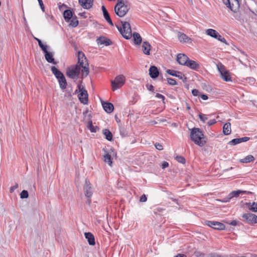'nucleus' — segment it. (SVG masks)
Here are the masks:
<instances>
[{"mask_svg":"<svg viewBox=\"0 0 257 257\" xmlns=\"http://www.w3.org/2000/svg\"><path fill=\"white\" fill-rule=\"evenodd\" d=\"M155 147L157 150H158L159 151H161L163 149V146L159 143H156L155 144Z\"/></svg>","mask_w":257,"mask_h":257,"instance_id":"603ef678","label":"nucleus"},{"mask_svg":"<svg viewBox=\"0 0 257 257\" xmlns=\"http://www.w3.org/2000/svg\"><path fill=\"white\" fill-rule=\"evenodd\" d=\"M216 122V121L215 119L210 120L209 121L207 122V124L208 126H211L214 124H215Z\"/></svg>","mask_w":257,"mask_h":257,"instance_id":"13d9d810","label":"nucleus"},{"mask_svg":"<svg viewBox=\"0 0 257 257\" xmlns=\"http://www.w3.org/2000/svg\"><path fill=\"white\" fill-rule=\"evenodd\" d=\"M120 134L123 137H124L127 135V133L125 132V131L122 128L120 130Z\"/></svg>","mask_w":257,"mask_h":257,"instance_id":"4d7b16f0","label":"nucleus"},{"mask_svg":"<svg viewBox=\"0 0 257 257\" xmlns=\"http://www.w3.org/2000/svg\"><path fill=\"white\" fill-rule=\"evenodd\" d=\"M220 42H222V43H224V44H227V45H228V44L227 43V42L226 40H225V39L224 38H223V37H222V38H221V39H220Z\"/></svg>","mask_w":257,"mask_h":257,"instance_id":"e2e57ef3","label":"nucleus"},{"mask_svg":"<svg viewBox=\"0 0 257 257\" xmlns=\"http://www.w3.org/2000/svg\"><path fill=\"white\" fill-rule=\"evenodd\" d=\"M147 198L145 194H143L140 197V201L142 202H145L147 201Z\"/></svg>","mask_w":257,"mask_h":257,"instance_id":"6e6d98bb","label":"nucleus"},{"mask_svg":"<svg viewBox=\"0 0 257 257\" xmlns=\"http://www.w3.org/2000/svg\"><path fill=\"white\" fill-rule=\"evenodd\" d=\"M156 97L161 99L163 101H164L165 97L164 95L160 93H156Z\"/></svg>","mask_w":257,"mask_h":257,"instance_id":"5fc2aeb1","label":"nucleus"},{"mask_svg":"<svg viewBox=\"0 0 257 257\" xmlns=\"http://www.w3.org/2000/svg\"><path fill=\"white\" fill-rule=\"evenodd\" d=\"M228 144L231 146H234L239 144L238 138L232 139Z\"/></svg>","mask_w":257,"mask_h":257,"instance_id":"37998d69","label":"nucleus"},{"mask_svg":"<svg viewBox=\"0 0 257 257\" xmlns=\"http://www.w3.org/2000/svg\"><path fill=\"white\" fill-rule=\"evenodd\" d=\"M103 134L105 136V138L109 141H111L112 139V135L110 131L108 129H104L102 131Z\"/></svg>","mask_w":257,"mask_h":257,"instance_id":"c85d7f7f","label":"nucleus"},{"mask_svg":"<svg viewBox=\"0 0 257 257\" xmlns=\"http://www.w3.org/2000/svg\"><path fill=\"white\" fill-rule=\"evenodd\" d=\"M101 9L103 12V15L104 18L106 21V22L111 26H113V24L112 21L110 17L109 14L106 9L105 7L104 6H102L101 7Z\"/></svg>","mask_w":257,"mask_h":257,"instance_id":"f3484780","label":"nucleus"},{"mask_svg":"<svg viewBox=\"0 0 257 257\" xmlns=\"http://www.w3.org/2000/svg\"><path fill=\"white\" fill-rule=\"evenodd\" d=\"M254 160V157L252 155H249L246 156L243 159H241L240 160V162L241 163H248L253 162Z\"/></svg>","mask_w":257,"mask_h":257,"instance_id":"7c9ffc66","label":"nucleus"},{"mask_svg":"<svg viewBox=\"0 0 257 257\" xmlns=\"http://www.w3.org/2000/svg\"><path fill=\"white\" fill-rule=\"evenodd\" d=\"M81 67L82 68L81 70L82 75L85 76H87L89 72L88 63H85V65L80 66V68Z\"/></svg>","mask_w":257,"mask_h":257,"instance_id":"2f4dec72","label":"nucleus"},{"mask_svg":"<svg viewBox=\"0 0 257 257\" xmlns=\"http://www.w3.org/2000/svg\"><path fill=\"white\" fill-rule=\"evenodd\" d=\"M130 7L127 1L117 0L114 7V12L116 15L119 17H124L128 12Z\"/></svg>","mask_w":257,"mask_h":257,"instance_id":"f03ea898","label":"nucleus"},{"mask_svg":"<svg viewBox=\"0 0 257 257\" xmlns=\"http://www.w3.org/2000/svg\"><path fill=\"white\" fill-rule=\"evenodd\" d=\"M167 73L172 76L177 77L180 79L182 80L184 82H185L187 80L186 77L182 72L174 70L168 69L166 71Z\"/></svg>","mask_w":257,"mask_h":257,"instance_id":"9d476101","label":"nucleus"},{"mask_svg":"<svg viewBox=\"0 0 257 257\" xmlns=\"http://www.w3.org/2000/svg\"><path fill=\"white\" fill-rule=\"evenodd\" d=\"M122 27L116 25V27L121 34L122 37L125 39H130L132 37V29L130 24L127 22L121 21ZM133 38L135 44L140 45L142 41L141 35L137 32H134Z\"/></svg>","mask_w":257,"mask_h":257,"instance_id":"f257e3e1","label":"nucleus"},{"mask_svg":"<svg viewBox=\"0 0 257 257\" xmlns=\"http://www.w3.org/2000/svg\"><path fill=\"white\" fill-rule=\"evenodd\" d=\"M83 190L85 195L87 198H90L92 196L93 194V189L88 179L85 180Z\"/></svg>","mask_w":257,"mask_h":257,"instance_id":"1a4fd4ad","label":"nucleus"},{"mask_svg":"<svg viewBox=\"0 0 257 257\" xmlns=\"http://www.w3.org/2000/svg\"><path fill=\"white\" fill-rule=\"evenodd\" d=\"M149 74L152 78H157L159 74L158 68L155 66H151L149 69Z\"/></svg>","mask_w":257,"mask_h":257,"instance_id":"4be33fe9","label":"nucleus"},{"mask_svg":"<svg viewBox=\"0 0 257 257\" xmlns=\"http://www.w3.org/2000/svg\"><path fill=\"white\" fill-rule=\"evenodd\" d=\"M250 138L247 137H245L241 138H238L239 144L242 142H245L249 141Z\"/></svg>","mask_w":257,"mask_h":257,"instance_id":"de8ad7c7","label":"nucleus"},{"mask_svg":"<svg viewBox=\"0 0 257 257\" xmlns=\"http://www.w3.org/2000/svg\"><path fill=\"white\" fill-rule=\"evenodd\" d=\"M205 223L207 226L215 229L224 230L225 228V226L224 224L218 221H206Z\"/></svg>","mask_w":257,"mask_h":257,"instance_id":"6e6552de","label":"nucleus"},{"mask_svg":"<svg viewBox=\"0 0 257 257\" xmlns=\"http://www.w3.org/2000/svg\"><path fill=\"white\" fill-rule=\"evenodd\" d=\"M231 199V198H229V195L228 194L227 197L224 198L222 200H220L219 201L222 202H228L230 201Z\"/></svg>","mask_w":257,"mask_h":257,"instance_id":"864d4df0","label":"nucleus"},{"mask_svg":"<svg viewBox=\"0 0 257 257\" xmlns=\"http://www.w3.org/2000/svg\"><path fill=\"white\" fill-rule=\"evenodd\" d=\"M45 53V58L46 61L50 63L56 64L57 62L55 61L53 58L54 53L53 52H48L47 49L43 51Z\"/></svg>","mask_w":257,"mask_h":257,"instance_id":"2eb2a0df","label":"nucleus"},{"mask_svg":"<svg viewBox=\"0 0 257 257\" xmlns=\"http://www.w3.org/2000/svg\"><path fill=\"white\" fill-rule=\"evenodd\" d=\"M200 97L204 100H207L208 98V96L206 94H200Z\"/></svg>","mask_w":257,"mask_h":257,"instance_id":"680f3d73","label":"nucleus"},{"mask_svg":"<svg viewBox=\"0 0 257 257\" xmlns=\"http://www.w3.org/2000/svg\"><path fill=\"white\" fill-rule=\"evenodd\" d=\"M142 48V51L145 54L147 55H149L150 54V51L151 50V46L148 42H143Z\"/></svg>","mask_w":257,"mask_h":257,"instance_id":"aec40b11","label":"nucleus"},{"mask_svg":"<svg viewBox=\"0 0 257 257\" xmlns=\"http://www.w3.org/2000/svg\"><path fill=\"white\" fill-rule=\"evenodd\" d=\"M186 66L194 70H197L200 68V65L196 61L190 60L189 59H188Z\"/></svg>","mask_w":257,"mask_h":257,"instance_id":"5701e85b","label":"nucleus"},{"mask_svg":"<svg viewBox=\"0 0 257 257\" xmlns=\"http://www.w3.org/2000/svg\"><path fill=\"white\" fill-rule=\"evenodd\" d=\"M223 4L228 8H229L231 11H233L232 8L231 6L230 2L229 0H222Z\"/></svg>","mask_w":257,"mask_h":257,"instance_id":"a18cd8bd","label":"nucleus"},{"mask_svg":"<svg viewBox=\"0 0 257 257\" xmlns=\"http://www.w3.org/2000/svg\"><path fill=\"white\" fill-rule=\"evenodd\" d=\"M246 205L248 206V209L253 212H257V202H253L252 203H246Z\"/></svg>","mask_w":257,"mask_h":257,"instance_id":"72a5a7b5","label":"nucleus"},{"mask_svg":"<svg viewBox=\"0 0 257 257\" xmlns=\"http://www.w3.org/2000/svg\"><path fill=\"white\" fill-rule=\"evenodd\" d=\"M80 5L85 9H90L93 5V0H78Z\"/></svg>","mask_w":257,"mask_h":257,"instance_id":"ddd939ff","label":"nucleus"},{"mask_svg":"<svg viewBox=\"0 0 257 257\" xmlns=\"http://www.w3.org/2000/svg\"><path fill=\"white\" fill-rule=\"evenodd\" d=\"M146 87L149 91L154 92V87L152 84H147Z\"/></svg>","mask_w":257,"mask_h":257,"instance_id":"3c124183","label":"nucleus"},{"mask_svg":"<svg viewBox=\"0 0 257 257\" xmlns=\"http://www.w3.org/2000/svg\"><path fill=\"white\" fill-rule=\"evenodd\" d=\"M242 217L243 221L248 224H253L257 223V216L254 214L250 213H245L242 215Z\"/></svg>","mask_w":257,"mask_h":257,"instance_id":"0eeeda50","label":"nucleus"},{"mask_svg":"<svg viewBox=\"0 0 257 257\" xmlns=\"http://www.w3.org/2000/svg\"><path fill=\"white\" fill-rule=\"evenodd\" d=\"M198 116L201 121H202L203 122H205V121L207 120L208 118V115L201 113H200L198 114Z\"/></svg>","mask_w":257,"mask_h":257,"instance_id":"58836bf2","label":"nucleus"},{"mask_svg":"<svg viewBox=\"0 0 257 257\" xmlns=\"http://www.w3.org/2000/svg\"><path fill=\"white\" fill-rule=\"evenodd\" d=\"M35 39L38 42L39 47L42 49L43 51L47 49L48 46L44 45L40 39L37 38H35Z\"/></svg>","mask_w":257,"mask_h":257,"instance_id":"4c0bfd02","label":"nucleus"},{"mask_svg":"<svg viewBox=\"0 0 257 257\" xmlns=\"http://www.w3.org/2000/svg\"><path fill=\"white\" fill-rule=\"evenodd\" d=\"M207 257H220V255L215 252H211L207 254Z\"/></svg>","mask_w":257,"mask_h":257,"instance_id":"8fccbe9b","label":"nucleus"},{"mask_svg":"<svg viewBox=\"0 0 257 257\" xmlns=\"http://www.w3.org/2000/svg\"><path fill=\"white\" fill-rule=\"evenodd\" d=\"M80 93L78 94L79 101L84 104H87L88 102V95L87 91L83 88H81L80 85H78Z\"/></svg>","mask_w":257,"mask_h":257,"instance_id":"423d86ee","label":"nucleus"},{"mask_svg":"<svg viewBox=\"0 0 257 257\" xmlns=\"http://www.w3.org/2000/svg\"><path fill=\"white\" fill-rule=\"evenodd\" d=\"M96 41L98 44L104 45L106 46L111 45L112 43L110 39H107L104 36L99 37L97 39Z\"/></svg>","mask_w":257,"mask_h":257,"instance_id":"dca6fc26","label":"nucleus"},{"mask_svg":"<svg viewBox=\"0 0 257 257\" xmlns=\"http://www.w3.org/2000/svg\"><path fill=\"white\" fill-rule=\"evenodd\" d=\"M216 66L220 74L226 71L225 66L221 63H218Z\"/></svg>","mask_w":257,"mask_h":257,"instance_id":"e433bc0d","label":"nucleus"},{"mask_svg":"<svg viewBox=\"0 0 257 257\" xmlns=\"http://www.w3.org/2000/svg\"><path fill=\"white\" fill-rule=\"evenodd\" d=\"M178 38L181 43H191L192 40L183 33L178 32Z\"/></svg>","mask_w":257,"mask_h":257,"instance_id":"9b49d317","label":"nucleus"},{"mask_svg":"<svg viewBox=\"0 0 257 257\" xmlns=\"http://www.w3.org/2000/svg\"><path fill=\"white\" fill-rule=\"evenodd\" d=\"M102 105L104 110L108 113L112 112L114 109L113 105L111 103L104 102Z\"/></svg>","mask_w":257,"mask_h":257,"instance_id":"412c9836","label":"nucleus"},{"mask_svg":"<svg viewBox=\"0 0 257 257\" xmlns=\"http://www.w3.org/2000/svg\"><path fill=\"white\" fill-rule=\"evenodd\" d=\"M80 68L78 64L72 65L69 67L66 70V75L72 79H76L79 75Z\"/></svg>","mask_w":257,"mask_h":257,"instance_id":"20e7f679","label":"nucleus"},{"mask_svg":"<svg viewBox=\"0 0 257 257\" xmlns=\"http://www.w3.org/2000/svg\"><path fill=\"white\" fill-rule=\"evenodd\" d=\"M18 187H19V185L18 183H16L15 184V185L11 187L10 189V193H13L15 191V190L18 188Z\"/></svg>","mask_w":257,"mask_h":257,"instance_id":"09e8293b","label":"nucleus"},{"mask_svg":"<svg viewBox=\"0 0 257 257\" xmlns=\"http://www.w3.org/2000/svg\"><path fill=\"white\" fill-rule=\"evenodd\" d=\"M51 70L57 79L64 76L63 74L55 66H52L51 67Z\"/></svg>","mask_w":257,"mask_h":257,"instance_id":"393cba45","label":"nucleus"},{"mask_svg":"<svg viewBox=\"0 0 257 257\" xmlns=\"http://www.w3.org/2000/svg\"><path fill=\"white\" fill-rule=\"evenodd\" d=\"M85 63H88L87 58L85 57L84 54L81 52L79 51L78 52V64H79V66H80L85 65Z\"/></svg>","mask_w":257,"mask_h":257,"instance_id":"4468645a","label":"nucleus"},{"mask_svg":"<svg viewBox=\"0 0 257 257\" xmlns=\"http://www.w3.org/2000/svg\"><path fill=\"white\" fill-rule=\"evenodd\" d=\"M165 210L164 208L161 207H157L154 209V213L156 214H160V213L162 212Z\"/></svg>","mask_w":257,"mask_h":257,"instance_id":"79ce46f5","label":"nucleus"},{"mask_svg":"<svg viewBox=\"0 0 257 257\" xmlns=\"http://www.w3.org/2000/svg\"><path fill=\"white\" fill-rule=\"evenodd\" d=\"M58 80L61 89L62 90L65 89L66 88L67 83L64 76L58 79Z\"/></svg>","mask_w":257,"mask_h":257,"instance_id":"cd10ccee","label":"nucleus"},{"mask_svg":"<svg viewBox=\"0 0 257 257\" xmlns=\"http://www.w3.org/2000/svg\"><path fill=\"white\" fill-rule=\"evenodd\" d=\"M63 16L65 21L69 22L73 17L72 12L70 10H66L63 13Z\"/></svg>","mask_w":257,"mask_h":257,"instance_id":"a878e982","label":"nucleus"},{"mask_svg":"<svg viewBox=\"0 0 257 257\" xmlns=\"http://www.w3.org/2000/svg\"><path fill=\"white\" fill-rule=\"evenodd\" d=\"M223 133L224 135H228L231 133V124L229 122H227L224 124Z\"/></svg>","mask_w":257,"mask_h":257,"instance_id":"bb28decb","label":"nucleus"},{"mask_svg":"<svg viewBox=\"0 0 257 257\" xmlns=\"http://www.w3.org/2000/svg\"><path fill=\"white\" fill-rule=\"evenodd\" d=\"M229 224L233 226H236L237 225V221L236 220H232Z\"/></svg>","mask_w":257,"mask_h":257,"instance_id":"0e129e2a","label":"nucleus"},{"mask_svg":"<svg viewBox=\"0 0 257 257\" xmlns=\"http://www.w3.org/2000/svg\"><path fill=\"white\" fill-rule=\"evenodd\" d=\"M196 257H207V254L200 251H196L195 252Z\"/></svg>","mask_w":257,"mask_h":257,"instance_id":"49530a36","label":"nucleus"},{"mask_svg":"<svg viewBox=\"0 0 257 257\" xmlns=\"http://www.w3.org/2000/svg\"><path fill=\"white\" fill-rule=\"evenodd\" d=\"M84 235L90 245H94L95 244L94 236L92 233L91 232H85Z\"/></svg>","mask_w":257,"mask_h":257,"instance_id":"b1692460","label":"nucleus"},{"mask_svg":"<svg viewBox=\"0 0 257 257\" xmlns=\"http://www.w3.org/2000/svg\"><path fill=\"white\" fill-rule=\"evenodd\" d=\"M71 20H70V25L73 27H76L78 25L79 22L76 16L72 17Z\"/></svg>","mask_w":257,"mask_h":257,"instance_id":"f704fd0d","label":"nucleus"},{"mask_svg":"<svg viewBox=\"0 0 257 257\" xmlns=\"http://www.w3.org/2000/svg\"><path fill=\"white\" fill-rule=\"evenodd\" d=\"M40 7L44 6L42 0H38Z\"/></svg>","mask_w":257,"mask_h":257,"instance_id":"774afa93","label":"nucleus"},{"mask_svg":"<svg viewBox=\"0 0 257 257\" xmlns=\"http://www.w3.org/2000/svg\"><path fill=\"white\" fill-rule=\"evenodd\" d=\"M221 78L225 81H231V77L227 71L225 72H223L222 74H220Z\"/></svg>","mask_w":257,"mask_h":257,"instance_id":"473e14b6","label":"nucleus"},{"mask_svg":"<svg viewBox=\"0 0 257 257\" xmlns=\"http://www.w3.org/2000/svg\"><path fill=\"white\" fill-rule=\"evenodd\" d=\"M88 128L91 133H96L98 127L96 126H94L92 124V121L88 122Z\"/></svg>","mask_w":257,"mask_h":257,"instance_id":"c9c22d12","label":"nucleus"},{"mask_svg":"<svg viewBox=\"0 0 257 257\" xmlns=\"http://www.w3.org/2000/svg\"><path fill=\"white\" fill-rule=\"evenodd\" d=\"M169 166V163L167 162L164 161L162 164L161 167L162 169H165Z\"/></svg>","mask_w":257,"mask_h":257,"instance_id":"bf43d9fd","label":"nucleus"},{"mask_svg":"<svg viewBox=\"0 0 257 257\" xmlns=\"http://www.w3.org/2000/svg\"><path fill=\"white\" fill-rule=\"evenodd\" d=\"M206 34L207 35H208L213 38H215L217 37V34H218V33L216 30H215L214 29H208L206 31Z\"/></svg>","mask_w":257,"mask_h":257,"instance_id":"c756f323","label":"nucleus"},{"mask_svg":"<svg viewBox=\"0 0 257 257\" xmlns=\"http://www.w3.org/2000/svg\"><path fill=\"white\" fill-rule=\"evenodd\" d=\"M125 81V77L122 75L117 76L114 80L111 81V87L113 91L121 87L124 84Z\"/></svg>","mask_w":257,"mask_h":257,"instance_id":"39448f33","label":"nucleus"},{"mask_svg":"<svg viewBox=\"0 0 257 257\" xmlns=\"http://www.w3.org/2000/svg\"><path fill=\"white\" fill-rule=\"evenodd\" d=\"M167 82L168 83L171 85H177L176 81L173 78H167Z\"/></svg>","mask_w":257,"mask_h":257,"instance_id":"c03bdc74","label":"nucleus"},{"mask_svg":"<svg viewBox=\"0 0 257 257\" xmlns=\"http://www.w3.org/2000/svg\"><path fill=\"white\" fill-rule=\"evenodd\" d=\"M105 152V154L103 156V161L105 163H107L110 167L112 166V161L111 154L109 152L106 151L103 149Z\"/></svg>","mask_w":257,"mask_h":257,"instance_id":"a211bd4d","label":"nucleus"},{"mask_svg":"<svg viewBox=\"0 0 257 257\" xmlns=\"http://www.w3.org/2000/svg\"><path fill=\"white\" fill-rule=\"evenodd\" d=\"M190 138L191 140L198 146H202L205 143L202 141L204 135L201 130L199 128L194 127L192 129L190 133Z\"/></svg>","mask_w":257,"mask_h":257,"instance_id":"7ed1b4c3","label":"nucleus"},{"mask_svg":"<svg viewBox=\"0 0 257 257\" xmlns=\"http://www.w3.org/2000/svg\"><path fill=\"white\" fill-rule=\"evenodd\" d=\"M250 193H251L250 192L246 191L238 190H235V191H232L231 192H230L229 194V198L232 199L234 197H237L238 196H239V195L240 194H250Z\"/></svg>","mask_w":257,"mask_h":257,"instance_id":"6ab92c4d","label":"nucleus"},{"mask_svg":"<svg viewBox=\"0 0 257 257\" xmlns=\"http://www.w3.org/2000/svg\"><path fill=\"white\" fill-rule=\"evenodd\" d=\"M176 160L179 163H182L183 164H185L186 162V160L185 158L181 156H177L176 157Z\"/></svg>","mask_w":257,"mask_h":257,"instance_id":"a19ab883","label":"nucleus"},{"mask_svg":"<svg viewBox=\"0 0 257 257\" xmlns=\"http://www.w3.org/2000/svg\"><path fill=\"white\" fill-rule=\"evenodd\" d=\"M175 257H187L186 255L184 254H178L177 255H176Z\"/></svg>","mask_w":257,"mask_h":257,"instance_id":"338daca9","label":"nucleus"},{"mask_svg":"<svg viewBox=\"0 0 257 257\" xmlns=\"http://www.w3.org/2000/svg\"><path fill=\"white\" fill-rule=\"evenodd\" d=\"M29 197V193L27 190H23L20 194V197L22 199H26Z\"/></svg>","mask_w":257,"mask_h":257,"instance_id":"ea45409f","label":"nucleus"},{"mask_svg":"<svg viewBox=\"0 0 257 257\" xmlns=\"http://www.w3.org/2000/svg\"><path fill=\"white\" fill-rule=\"evenodd\" d=\"M189 58L184 54H179L177 56V61L181 65L186 66Z\"/></svg>","mask_w":257,"mask_h":257,"instance_id":"f8f14e48","label":"nucleus"},{"mask_svg":"<svg viewBox=\"0 0 257 257\" xmlns=\"http://www.w3.org/2000/svg\"><path fill=\"white\" fill-rule=\"evenodd\" d=\"M222 37L218 33V34H217V37L215 39H217L218 41H220V39L222 38Z\"/></svg>","mask_w":257,"mask_h":257,"instance_id":"69168bd1","label":"nucleus"},{"mask_svg":"<svg viewBox=\"0 0 257 257\" xmlns=\"http://www.w3.org/2000/svg\"><path fill=\"white\" fill-rule=\"evenodd\" d=\"M199 91L197 89H194L192 90V93L194 96H197L199 95Z\"/></svg>","mask_w":257,"mask_h":257,"instance_id":"052dcab7","label":"nucleus"}]
</instances>
